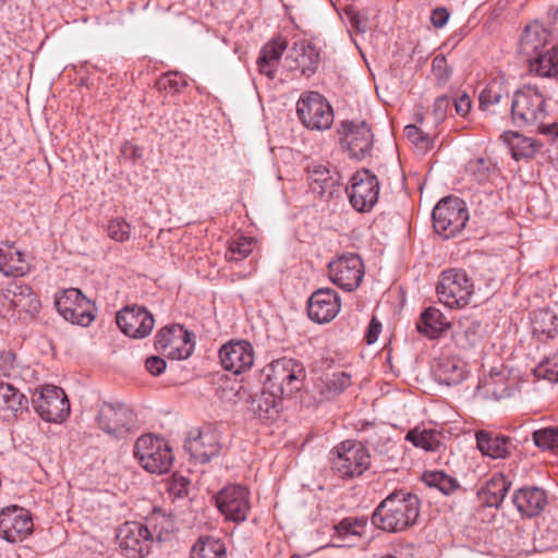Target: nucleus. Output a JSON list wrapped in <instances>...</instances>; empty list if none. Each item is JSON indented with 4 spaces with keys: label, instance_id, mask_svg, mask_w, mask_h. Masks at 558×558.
I'll return each instance as SVG.
<instances>
[{
    "label": "nucleus",
    "instance_id": "nucleus-1",
    "mask_svg": "<svg viewBox=\"0 0 558 558\" xmlns=\"http://www.w3.org/2000/svg\"><path fill=\"white\" fill-rule=\"evenodd\" d=\"M420 499L407 488L395 489L375 508L372 523L385 532L398 533L412 526L420 514Z\"/></svg>",
    "mask_w": 558,
    "mask_h": 558
},
{
    "label": "nucleus",
    "instance_id": "nucleus-2",
    "mask_svg": "<svg viewBox=\"0 0 558 558\" xmlns=\"http://www.w3.org/2000/svg\"><path fill=\"white\" fill-rule=\"evenodd\" d=\"M264 388L268 390V396L264 392L266 403L265 412L275 408L276 398H289L300 391L306 373L301 362L282 357L272 361L263 369Z\"/></svg>",
    "mask_w": 558,
    "mask_h": 558
},
{
    "label": "nucleus",
    "instance_id": "nucleus-3",
    "mask_svg": "<svg viewBox=\"0 0 558 558\" xmlns=\"http://www.w3.org/2000/svg\"><path fill=\"white\" fill-rule=\"evenodd\" d=\"M547 114L545 96L537 87L524 86L513 94L511 119L517 126L536 128L539 131Z\"/></svg>",
    "mask_w": 558,
    "mask_h": 558
},
{
    "label": "nucleus",
    "instance_id": "nucleus-4",
    "mask_svg": "<svg viewBox=\"0 0 558 558\" xmlns=\"http://www.w3.org/2000/svg\"><path fill=\"white\" fill-rule=\"evenodd\" d=\"M331 470L342 480L361 476L371 466L366 447L354 440H344L330 451Z\"/></svg>",
    "mask_w": 558,
    "mask_h": 558
},
{
    "label": "nucleus",
    "instance_id": "nucleus-5",
    "mask_svg": "<svg viewBox=\"0 0 558 558\" xmlns=\"http://www.w3.org/2000/svg\"><path fill=\"white\" fill-rule=\"evenodd\" d=\"M436 292L439 302L447 307L462 308L470 303L474 284L464 270L452 268L440 274Z\"/></svg>",
    "mask_w": 558,
    "mask_h": 558
},
{
    "label": "nucleus",
    "instance_id": "nucleus-6",
    "mask_svg": "<svg viewBox=\"0 0 558 558\" xmlns=\"http://www.w3.org/2000/svg\"><path fill=\"white\" fill-rule=\"evenodd\" d=\"M0 302L8 306L10 317L35 318L40 310L41 303L32 288L19 280H10L0 286Z\"/></svg>",
    "mask_w": 558,
    "mask_h": 558
},
{
    "label": "nucleus",
    "instance_id": "nucleus-7",
    "mask_svg": "<svg viewBox=\"0 0 558 558\" xmlns=\"http://www.w3.org/2000/svg\"><path fill=\"white\" fill-rule=\"evenodd\" d=\"M133 451L140 464L149 473L163 474L172 466V450L162 438L143 435L135 441Z\"/></svg>",
    "mask_w": 558,
    "mask_h": 558
},
{
    "label": "nucleus",
    "instance_id": "nucleus-8",
    "mask_svg": "<svg viewBox=\"0 0 558 558\" xmlns=\"http://www.w3.org/2000/svg\"><path fill=\"white\" fill-rule=\"evenodd\" d=\"M432 219L435 231L450 239L464 229L469 220V211L461 198L449 196L435 206Z\"/></svg>",
    "mask_w": 558,
    "mask_h": 558
},
{
    "label": "nucleus",
    "instance_id": "nucleus-9",
    "mask_svg": "<svg viewBox=\"0 0 558 558\" xmlns=\"http://www.w3.org/2000/svg\"><path fill=\"white\" fill-rule=\"evenodd\" d=\"M296 113L301 123L308 130L326 131L333 123V109L328 100L317 92H304L296 102Z\"/></svg>",
    "mask_w": 558,
    "mask_h": 558
},
{
    "label": "nucleus",
    "instance_id": "nucleus-10",
    "mask_svg": "<svg viewBox=\"0 0 558 558\" xmlns=\"http://www.w3.org/2000/svg\"><path fill=\"white\" fill-rule=\"evenodd\" d=\"M58 313L68 322L83 327L95 319V305L78 289L60 292L54 300Z\"/></svg>",
    "mask_w": 558,
    "mask_h": 558
},
{
    "label": "nucleus",
    "instance_id": "nucleus-11",
    "mask_svg": "<svg viewBox=\"0 0 558 558\" xmlns=\"http://www.w3.org/2000/svg\"><path fill=\"white\" fill-rule=\"evenodd\" d=\"M345 192L356 211L368 213L378 202L379 181L369 170L361 169L351 177Z\"/></svg>",
    "mask_w": 558,
    "mask_h": 558
},
{
    "label": "nucleus",
    "instance_id": "nucleus-12",
    "mask_svg": "<svg viewBox=\"0 0 558 558\" xmlns=\"http://www.w3.org/2000/svg\"><path fill=\"white\" fill-rule=\"evenodd\" d=\"M215 504L226 520L240 523L247 519L251 510V494L243 485L230 484L215 495Z\"/></svg>",
    "mask_w": 558,
    "mask_h": 558
},
{
    "label": "nucleus",
    "instance_id": "nucleus-13",
    "mask_svg": "<svg viewBox=\"0 0 558 558\" xmlns=\"http://www.w3.org/2000/svg\"><path fill=\"white\" fill-rule=\"evenodd\" d=\"M33 404L38 415L51 423H62L70 414L69 399L60 387L46 385L33 398Z\"/></svg>",
    "mask_w": 558,
    "mask_h": 558
},
{
    "label": "nucleus",
    "instance_id": "nucleus-14",
    "mask_svg": "<svg viewBox=\"0 0 558 558\" xmlns=\"http://www.w3.org/2000/svg\"><path fill=\"white\" fill-rule=\"evenodd\" d=\"M34 531V521L29 510L12 505L0 510V537L9 543H19Z\"/></svg>",
    "mask_w": 558,
    "mask_h": 558
},
{
    "label": "nucleus",
    "instance_id": "nucleus-15",
    "mask_svg": "<svg viewBox=\"0 0 558 558\" xmlns=\"http://www.w3.org/2000/svg\"><path fill=\"white\" fill-rule=\"evenodd\" d=\"M155 348L170 360H185L192 354L194 343L183 326L172 325L157 332Z\"/></svg>",
    "mask_w": 558,
    "mask_h": 558
},
{
    "label": "nucleus",
    "instance_id": "nucleus-16",
    "mask_svg": "<svg viewBox=\"0 0 558 558\" xmlns=\"http://www.w3.org/2000/svg\"><path fill=\"white\" fill-rule=\"evenodd\" d=\"M338 134L342 148L348 150L352 158H364L373 147V134L364 121H341Z\"/></svg>",
    "mask_w": 558,
    "mask_h": 558
},
{
    "label": "nucleus",
    "instance_id": "nucleus-17",
    "mask_svg": "<svg viewBox=\"0 0 558 558\" xmlns=\"http://www.w3.org/2000/svg\"><path fill=\"white\" fill-rule=\"evenodd\" d=\"M331 281L344 291L357 289L364 277V264L356 254H344L329 263Z\"/></svg>",
    "mask_w": 558,
    "mask_h": 558
},
{
    "label": "nucleus",
    "instance_id": "nucleus-18",
    "mask_svg": "<svg viewBox=\"0 0 558 558\" xmlns=\"http://www.w3.org/2000/svg\"><path fill=\"white\" fill-rule=\"evenodd\" d=\"M121 553L128 558H144L150 551L151 535L140 522H125L117 533Z\"/></svg>",
    "mask_w": 558,
    "mask_h": 558
},
{
    "label": "nucleus",
    "instance_id": "nucleus-19",
    "mask_svg": "<svg viewBox=\"0 0 558 558\" xmlns=\"http://www.w3.org/2000/svg\"><path fill=\"white\" fill-rule=\"evenodd\" d=\"M184 448L197 462L206 463L219 454L221 450L220 435L210 426L193 429L184 442Z\"/></svg>",
    "mask_w": 558,
    "mask_h": 558
},
{
    "label": "nucleus",
    "instance_id": "nucleus-20",
    "mask_svg": "<svg viewBox=\"0 0 558 558\" xmlns=\"http://www.w3.org/2000/svg\"><path fill=\"white\" fill-rule=\"evenodd\" d=\"M98 426L108 435L123 437L134 422L133 411L121 403H104L97 417Z\"/></svg>",
    "mask_w": 558,
    "mask_h": 558
},
{
    "label": "nucleus",
    "instance_id": "nucleus-21",
    "mask_svg": "<svg viewBox=\"0 0 558 558\" xmlns=\"http://www.w3.org/2000/svg\"><path fill=\"white\" fill-rule=\"evenodd\" d=\"M117 324L125 336L141 339L151 332L155 320L146 308L132 305L118 312Z\"/></svg>",
    "mask_w": 558,
    "mask_h": 558
},
{
    "label": "nucleus",
    "instance_id": "nucleus-22",
    "mask_svg": "<svg viewBox=\"0 0 558 558\" xmlns=\"http://www.w3.org/2000/svg\"><path fill=\"white\" fill-rule=\"evenodd\" d=\"M557 41L558 39H555L543 24L534 21L524 27L519 38L518 52L527 63L538 52Z\"/></svg>",
    "mask_w": 558,
    "mask_h": 558
},
{
    "label": "nucleus",
    "instance_id": "nucleus-23",
    "mask_svg": "<svg viewBox=\"0 0 558 558\" xmlns=\"http://www.w3.org/2000/svg\"><path fill=\"white\" fill-rule=\"evenodd\" d=\"M219 360L226 371L241 374L253 366L254 350L248 341H229L220 348Z\"/></svg>",
    "mask_w": 558,
    "mask_h": 558
},
{
    "label": "nucleus",
    "instance_id": "nucleus-24",
    "mask_svg": "<svg viewBox=\"0 0 558 558\" xmlns=\"http://www.w3.org/2000/svg\"><path fill=\"white\" fill-rule=\"evenodd\" d=\"M340 311V298L330 288H322L312 293L307 302L308 317L318 324L331 322Z\"/></svg>",
    "mask_w": 558,
    "mask_h": 558
},
{
    "label": "nucleus",
    "instance_id": "nucleus-25",
    "mask_svg": "<svg viewBox=\"0 0 558 558\" xmlns=\"http://www.w3.org/2000/svg\"><path fill=\"white\" fill-rule=\"evenodd\" d=\"M310 189L320 198H330L340 183V173L333 168L319 162L306 167Z\"/></svg>",
    "mask_w": 558,
    "mask_h": 558
},
{
    "label": "nucleus",
    "instance_id": "nucleus-26",
    "mask_svg": "<svg viewBox=\"0 0 558 558\" xmlns=\"http://www.w3.org/2000/svg\"><path fill=\"white\" fill-rule=\"evenodd\" d=\"M512 502L522 518H535L544 512L548 505V495L537 486H524L517 489Z\"/></svg>",
    "mask_w": 558,
    "mask_h": 558
},
{
    "label": "nucleus",
    "instance_id": "nucleus-27",
    "mask_svg": "<svg viewBox=\"0 0 558 558\" xmlns=\"http://www.w3.org/2000/svg\"><path fill=\"white\" fill-rule=\"evenodd\" d=\"M475 438L481 453L492 459H507L517 449L511 437L490 430H477Z\"/></svg>",
    "mask_w": 558,
    "mask_h": 558
},
{
    "label": "nucleus",
    "instance_id": "nucleus-28",
    "mask_svg": "<svg viewBox=\"0 0 558 558\" xmlns=\"http://www.w3.org/2000/svg\"><path fill=\"white\" fill-rule=\"evenodd\" d=\"M287 47L288 41L282 36H277L264 45L257 59L258 72L272 80Z\"/></svg>",
    "mask_w": 558,
    "mask_h": 558
},
{
    "label": "nucleus",
    "instance_id": "nucleus-29",
    "mask_svg": "<svg viewBox=\"0 0 558 558\" xmlns=\"http://www.w3.org/2000/svg\"><path fill=\"white\" fill-rule=\"evenodd\" d=\"M436 380L446 386L459 385L468 376L466 363L458 356H441L434 366Z\"/></svg>",
    "mask_w": 558,
    "mask_h": 558
},
{
    "label": "nucleus",
    "instance_id": "nucleus-30",
    "mask_svg": "<svg viewBox=\"0 0 558 558\" xmlns=\"http://www.w3.org/2000/svg\"><path fill=\"white\" fill-rule=\"evenodd\" d=\"M532 335L542 342L558 336V315L549 308H537L530 313Z\"/></svg>",
    "mask_w": 558,
    "mask_h": 558
},
{
    "label": "nucleus",
    "instance_id": "nucleus-31",
    "mask_svg": "<svg viewBox=\"0 0 558 558\" xmlns=\"http://www.w3.org/2000/svg\"><path fill=\"white\" fill-rule=\"evenodd\" d=\"M531 73L539 77L558 76V41L546 47L536 57H533L527 63Z\"/></svg>",
    "mask_w": 558,
    "mask_h": 558
},
{
    "label": "nucleus",
    "instance_id": "nucleus-32",
    "mask_svg": "<svg viewBox=\"0 0 558 558\" xmlns=\"http://www.w3.org/2000/svg\"><path fill=\"white\" fill-rule=\"evenodd\" d=\"M24 253L13 243H0V271L5 276L20 277L27 272Z\"/></svg>",
    "mask_w": 558,
    "mask_h": 558
},
{
    "label": "nucleus",
    "instance_id": "nucleus-33",
    "mask_svg": "<svg viewBox=\"0 0 558 558\" xmlns=\"http://www.w3.org/2000/svg\"><path fill=\"white\" fill-rule=\"evenodd\" d=\"M291 57L295 62V68L300 69L303 75L310 77L315 73L319 62V52L315 46L306 41L294 43L291 48Z\"/></svg>",
    "mask_w": 558,
    "mask_h": 558
},
{
    "label": "nucleus",
    "instance_id": "nucleus-34",
    "mask_svg": "<svg viewBox=\"0 0 558 558\" xmlns=\"http://www.w3.org/2000/svg\"><path fill=\"white\" fill-rule=\"evenodd\" d=\"M450 326L444 314L435 307L426 308L420 317L416 328L429 339L438 338Z\"/></svg>",
    "mask_w": 558,
    "mask_h": 558
},
{
    "label": "nucleus",
    "instance_id": "nucleus-35",
    "mask_svg": "<svg viewBox=\"0 0 558 558\" xmlns=\"http://www.w3.org/2000/svg\"><path fill=\"white\" fill-rule=\"evenodd\" d=\"M191 558H227V548L219 538L199 537L192 548Z\"/></svg>",
    "mask_w": 558,
    "mask_h": 558
},
{
    "label": "nucleus",
    "instance_id": "nucleus-36",
    "mask_svg": "<svg viewBox=\"0 0 558 558\" xmlns=\"http://www.w3.org/2000/svg\"><path fill=\"white\" fill-rule=\"evenodd\" d=\"M510 483L502 474L494 475L484 486L483 495L489 507H499L504 501Z\"/></svg>",
    "mask_w": 558,
    "mask_h": 558
},
{
    "label": "nucleus",
    "instance_id": "nucleus-37",
    "mask_svg": "<svg viewBox=\"0 0 558 558\" xmlns=\"http://www.w3.org/2000/svg\"><path fill=\"white\" fill-rule=\"evenodd\" d=\"M504 142L509 146L513 159L531 158L535 153L533 141L518 132H505L501 135Z\"/></svg>",
    "mask_w": 558,
    "mask_h": 558
},
{
    "label": "nucleus",
    "instance_id": "nucleus-38",
    "mask_svg": "<svg viewBox=\"0 0 558 558\" xmlns=\"http://www.w3.org/2000/svg\"><path fill=\"white\" fill-rule=\"evenodd\" d=\"M509 94L499 81L489 82L480 93L478 102L482 110H489L490 107L498 105L504 99H508Z\"/></svg>",
    "mask_w": 558,
    "mask_h": 558
},
{
    "label": "nucleus",
    "instance_id": "nucleus-39",
    "mask_svg": "<svg viewBox=\"0 0 558 558\" xmlns=\"http://www.w3.org/2000/svg\"><path fill=\"white\" fill-rule=\"evenodd\" d=\"M422 480L427 486L438 489L444 495H450L459 488L457 478L442 471H426Z\"/></svg>",
    "mask_w": 558,
    "mask_h": 558
},
{
    "label": "nucleus",
    "instance_id": "nucleus-40",
    "mask_svg": "<svg viewBox=\"0 0 558 558\" xmlns=\"http://www.w3.org/2000/svg\"><path fill=\"white\" fill-rule=\"evenodd\" d=\"M146 526L149 534L151 535V543L156 538L161 542L172 531V521L162 512L154 511L149 517L146 518Z\"/></svg>",
    "mask_w": 558,
    "mask_h": 558
},
{
    "label": "nucleus",
    "instance_id": "nucleus-41",
    "mask_svg": "<svg viewBox=\"0 0 558 558\" xmlns=\"http://www.w3.org/2000/svg\"><path fill=\"white\" fill-rule=\"evenodd\" d=\"M27 403L25 396L13 385L0 384V410L17 412Z\"/></svg>",
    "mask_w": 558,
    "mask_h": 558
},
{
    "label": "nucleus",
    "instance_id": "nucleus-42",
    "mask_svg": "<svg viewBox=\"0 0 558 558\" xmlns=\"http://www.w3.org/2000/svg\"><path fill=\"white\" fill-rule=\"evenodd\" d=\"M405 439L427 451H435L439 446V435L433 429L413 428L408 432Z\"/></svg>",
    "mask_w": 558,
    "mask_h": 558
},
{
    "label": "nucleus",
    "instance_id": "nucleus-43",
    "mask_svg": "<svg viewBox=\"0 0 558 558\" xmlns=\"http://www.w3.org/2000/svg\"><path fill=\"white\" fill-rule=\"evenodd\" d=\"M351 385H352V377L349 373H345V372L333 373L324 383V388L322 389V395L326 399H331V398L342 393Z\"/></svg>",
    "mask_w": 558,
    "mask_h": 558
},
{
    "label": "nucleus",
    "instance_id": "nucleus-44",
    "mask_svg": "<svg viewBox=\"0 0 558 558\" xmlns=\"http://www.w3.org/2000/svg\"><path fill=\"white\" fill-rule=\"evenodd\" d=\"M404 134L407 138L422 153L430 150L436 138L435 133L426 132L415 124L407 125Z\"/></svg>",
    "mask_w": 558,
    "mask_h": 558
},
{
    "label": "nucleus",
    "instance_id": "nucleus-45",
    "mask_svg": "<svg viewBox=\"0 0 558 558\" xmlns=\"http://www.w3.org/2000/svg\"><path fill=\"white\" fill-rule=\"evenodd\" d=\"M367 520L365 518H344L337 525H335L333 537L340 539L349 535L362 536L365 532Z\"/></svg>",
    "mask_w": 558,
    "mask_h": 558
},
{
    "label": "nucleus",
    "instance_id": "nucleus-46",
    "mask_svg": "<svg viewBox=\"0 0 558 558\" xmlns=\"http://www.w3.org/2000/svg\"><path fill=\"white\" fill-rule=\"evenodd\" d=\"M254 240L240 236L229 242L226 258L230 262H239L246 258L253 251Z\"/></svg>",
    "mask_w": 558,
    "mask_h": 558
},
{
    "label": "nucleus",
    "instance_id": "nucleus-47",
    "mask_svg": "<svg viewBox=\"0 0 558 558\" xmlns=\"http://www.w3.org/2000/svg\"><path fill=\"white\" fill-rule=\"evenodd\" d=\"M535 446L558 456V427H545L533 433Z\"/></svg>",
    "mask_w": 558,
    "mask_h": 558
},
{
    "label": "nucleus",
    "instance_id": "nucleus-48",
    "mask_svg": "<svg viewBox=\"0 0 558 558\" xmlns=\"http://www.w3.org/2000/svg\"><path fill=\"white\" fill-rule=\"evenodd\" d=\"M107 235L116 242H125L130 239L132 226L123 218H111L106 227Z\"/></svg>",
    "mask_w": 558,
    "mask_h": 558
},
{
    "label": "nucleus",
    "instance_id": "nucleus-49",
    "mask_svg": "<svg viewBox=\"0 0 558 558\" xmlns=\"http://www.w3.org/2000/svg\"><path fill=\"white\" fill-rule=\"evenodd\" d=\"M186 85L185 77L179 73L163 74L156 83L159 90H165L169 94L180 93Z\"/></svg>",
    "mask_w": 558,
    "mask_h": 558
},
{
    "label": "nucleus",
    "instance_id": "nucleus-50",
    "mask_svg": "<svg viewBox=\"0 0 558 558\" xmlns=\"http://www.w3.org/2000/svg\"><path fill=\"white\" fill-rule=\"evenodd\" d=\"M534 373L537 377L558 383V350L545 361L541 362Z\"/></svg>",
    "mask_w": 558,
    "mask_h": 558
},
{
    "label": "nucleus",
    "instance_id": "nucleus-51",
    "mask_svg": "<svg viewBox=\"0 0 558 558\" xmlns=\"http://www.w3.org/2000/svg\"><path fill=\"white\" fill-rule=\"evenodd\" d=\"M466 169L480 183L486 182L489 179L490 171H495L492 163L484 158L471 160Z\"/></svg>",
    "mask_w": 558,
    "mask_h": 558
},
{
    "label": "nucleus",
    "instance_id": "nucleus-52",
    "mask_svg": "<svg viewBox=\"0 0 558 558\" xmlns=\"http://www.w3.org/2000/svg\"><path fill=\"white\" fill-rule=\"evenodd\" d=\"M432 71L435 77L445 83L450 77V70L448 69L447 59L444 56H436L432 62Z\"/></svg>",
    "mask_w": 558,
    "mask_h": 558
},
{
    "label": "nucleus",
    "instance_id": "nucleus-53",
    "mask_svg": "<svg viewBox=\"0 0 558 558\" xmlns=\"http://www.w3.org/2000/svg\"><path fill=\"white\" fill-rule=\"evenodd\" d=\"M450 107V100L447 96H440L436 98L433 106V113L436 123L441 122L447 113L448 108Z\"/></svg>",
    "mask_w": 558,
    "mask_h": 558
},
{
    "label": "nucleus",
    "instance_id": "nucleus-54",
    "mask_svg": "<svg viewBox=\"0 0 558 558\" xmlns=\"http://www.w3.org/2000/svg\"><path fill=\"white\" fill-rule=\"evenodd\" d=\"M241 386L238 383H226V386L219 387V397L225 400L232 402L235 400L240 392Z\"/></svg>",
    "mask_w": 558,
    "mask_h": 558
},
{
    "label": "nucleus",
    "instance_id": "nucleus-55",
    "mask_svg": "<svg viewBox=\"0 0 558 558\" xmlns=\"http://www.w3.org/2000/svg\"><path fill=\"white\" fill-rule=\"evenodd\" d=\"M166 361L159 356H149L146 359L145 367L154 376L160 375L166 369Z\"/></svg>",
    "mask_w": 558,
    "mask_h": 558
},
{
    "label": "nucleus",
    "instance_id": "nucleus-56",
    "mask_svg": "<svg viewBox=\"0 0 558 558\" xmlns=\"http://www.w3.org/2000/svg\"><path fill=\"white\" fill-rule=\"evenodd\" d=\"M472 108V101L468 94L463 93L454 100L456 112L461 117H466Z\"/></svg>",
    "mask_w": 558,
    "mask_h": 558
},
{
    "label": "nucleus",
    "instance_id": "nucleus-57",
    "mask_svg": "<svg viewBox=\"0 0 558 558\" xmlns=\"http://www.w3.org/2000/svg\"><path fill=\"white\" fill-rule=\"evenodd\" d=\"M449 20V12L446 8H436L430 15V22L435 27H442Z\"/></svg>",
    "mask_w": 558,
    "mask_h": 558
},
{
    "label": "nucleus",
    "instance_id": "nucleus-58",
    "mask_svg": "<svg viewBox=\"0 0 558 558\" xmlns=\"http://www.w3.org/2000/svg\"><path fill=\"white\" fill-rule=\"evenodd\" d=\"M380 331H381V324L376 318H373L371 320L367 331L365 333V340H366L367 344H373L374 342H376Z\"/></svg>",
    "mask_w": 558,
    "mask_h": 558
},
{
    "label": "nucleus",
    "instance_id": "nucleus-59",
    "mask_svg": "<svg viewBox=\"0 0 558 558\" xmlns=\"http://www.w3.org/2000/svg\"><path fill=\"white\" fill-rule=\"evenodd\" d=\"M539 132L543 134L553 135L558 138V121L544 123Z\"/></svg>",
    "mask_w": 558,
    "mask_h": 558
},
{
    "label": "nucleus",
    "instance_id": "nucleus-60",
    "mask_svg": "<svg viewBox=\"0 0 558 558\" xmlns=\"http://www.w3.org/2000/svg\"><path fill=\"white\" fill-rule=\"evenodd\" d=\"M548 17L554 28L558 32V7H550L548 10Z\"/></svg>",
    "mask_w": 558,
    "mask_h": 558
},
{
    "label": "nucleus",
    "instance_id": "nucleus-61",
    "mask_svg": "<svg viewBox=\"0 0 558 558\" xmlns=\"http://www.w3.org/2000/svg\"><path fill=\"white\" fill-rule=\"evenodd\" d=\"M460 337H461V335H457V341H458V343H459L461 347H464V348H465V347H468V345H473V344H474V342H475V339H473V340H468V344H464V343H462V342H461ZM464 337H465L466 339H469V331H468V330H466V331H464Z\"/></svg>",
    "mask_w": 558,
    "mask_h": 558
},
{
    "label": "nucleus",
    "instance_id": "nucleus-62",
    "mask_svg": "<svg viewBox=\"0 0 558 558\" xmlns=\"http://www.w3.org/2000/svg\"><path fill=\"white\" fill-rule=\"evenodd\" d=\"M260 402H262L260 397H258V398L254 401V403L256 404V407L254 408V411H255V413H257V414H258V416H260V410H263V405H262V403H260Z\"/></svg>",
    "mask_w": 558,
    "mask_h": 558
},
{
    "label": "nucleus",
    "instance_id": "nucleus-63",
    "mask_svg": "<svg viewBox=\"0 0 558 558\" xmlns=\"http://www.w3.org/2000/svg\"><path fill=\"white\" fill-rule=\"evenodd\" d=\"M3 356H4L5 361H8L10 363H12L13 357H14L11 352H7L5 354H3Z\"/></svg>",
    "mask_w": 558,
    "mask_h": 558
},
{
    "label": "nucleus",
    "instance_id": "nucleus-64",
    "mask_svg": "<svg viewBox=\"0 0 558 558\" xmlns=\"http://www.w3.org/2000/svg\"><path fill=\"white\" fill-rule=\"evenodd\" d=\"M417 122H418L420 124H423V119H418V120H417Z\"/></svg>",
    "mask_w": 558,
    "mask_h": 558
}]
</instances>
